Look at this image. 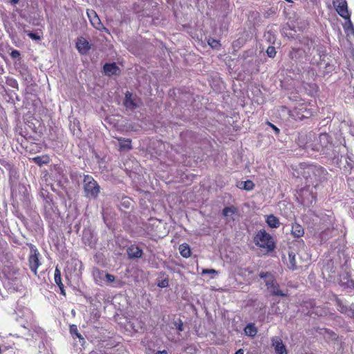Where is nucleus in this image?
<instances>
[{"instance_id": "nucleus-1", "label": "nucleus", "mask_w": 354, "mask_h": 354, "mask_svg": "<svg viewBox=\"0 0 354 354\" xmlns=\"http://www.w3.org/2000/svg\"><path fill=\"white\" fill-rule=\"evenodd\" d=\"M253 241L257 247L263 249L266 253L273 252L276 248L274 238L264 229H261L256 233Z\"/></svg>"}, {"instance_id": "nucleus-2", "label": "nucleus", "mask_w": 354, "mask_h": 354, "mask_svg": "<svg viewBox=\"0 0 354 354\" xmlns=\"http://www.w3.org/2000/svg\"><path fill=\"white\" fill-rule=\"evenodd\" d=\"M313 105L309 102L298 104L294 109L288 111L289 116L295 120H303L313 115Z\"/></svg>"}, {"instance_id": "nucleus-3", "label": "nucleus", "mask_w": 354, "mask_h": 354, "mask_svg": "<svg viewBox=\"0 0 354 354\" xmlns=\"http://www.w3.org/2000/svg\"><path fill=\"white\" fill-rule=\"evenodd\" d=\"M83 188L85 197L91 198H97L100 192V187L97 182L90 175H85L83 179Z\"/></svg>"}, {"instance_id": "nucleus-4", "label": "nucleus", "mask_w": 354, "mask_h": 354, "mask_svg": "<svg viewBox=\"0 0 354 354\" xmlns=\"http://www.w3.org/2000/svg\"><path fill=\"white\" fill-rule=\"evenodd\" d=\"M27 245L30 248V254L28 257V266L30 270L33 272V274L37 275V269L41 266L39 259L41 255L35 245L32 243H27Z\"/></svg>"}, {"instance_id": "nucleus-5", "label": "nucleus", "mask_w": 354, "mask_h": 354, "mask_svg": "<svg viewBox=\"0 0 354 354\" xmlns=\"http://www.w3.org/2000/svg\"><path fill=\"white\" fill-rule=\"evenodd\" d=\"M325 172L326 170L322 166L308 165L304 168L302 175L307 180L313 181L319 180Z\"/></svg>"}, {"instance_id": "nucleus-6", "label": "nucleus", "mask_w": 354, "mask_h": 354, "mask_svg": "<svg viewBox=\"0 0 354 354\" xmlns=\"http://www.w3.org/2000/svg\"><path fill=\"white\" fill-rule=\"evenodd\" d=\"M266 285L271 295L280 297L286 296V294L279 289V283L273 277H270V279H266Z\"/></svg>"}, {"instance_id": "nucleus-7", "label": "nucleus", "mask_w": 354, "mask_h": 354, "mask_svg": "<svg viewBox=\"0 0 354 354\" xmlns=\"http://www.w3.org/2000/svg\"><path fill=\"white\" fill-rule=\"evenodd\" d=\"M87 15L90 20L91 24L95 28H96L97 30H104L106 32H108V30L104 26V25L101 22L99 17L97 16V15L96 14V12L94 10H88Z\"/></svg>"}, {"instance_id": "nucleus-8", "label": "nucleus", "mask_w": 354, "mask_h": 354, "mask_svg": "<svg viewBox=\"0 0 354 354\" xmlns=\"http://www.w3.org/2000/svg\"><path fill=\"white\" fill-rule=\"evenodd\" d=\"M124 106L127 109L134 110L139 106V104L133 98V95L130 91L124 93Z\"/></svg>"}, {"instance_id": "nucleus-9", "label": "nucleus", "mask_w": 354, "mask_h": 354, "mask_svg": "<svg viewBox=\"0 0 354 354\" xmlns=\"http://www.w3.org/2000/svg\"><path fill=\"white\" fill-rule=\"evenodd\" d=\"M103 70L107 76L119 75L120 74V69L115 62L106 63L103 66Z\"/></svg>"}, {"instance_id": "nucleus-10", "label": "nucleus", "mask_w": 354, "mask_h": 354, "mask_svg": "<svg viewBox=\"0 0 354 354\" xmlns=\"http://www.w3.org/2000/svg\"><path fill=\"white\" fill-rule=\"evenodd\" d=\"M337 13L345 19H350V14L348 10L347 3L346 1H341L336 6Z\"/></svg>"}, {"instance_id": "nucleus-11", "label": "nucleus", "mask_w": 354, "mask_h": 354, "mask_svg": "<svg viewBox=\"0 0 354 354\" xmlns=\"http://www.w3.org/2000/svg\"><path fill=\"white\" fill-rule=\"evenodd\" d=\"M127 252L129 259H138L141 258L143 254L142 250L136 245H130Z\"/></svg>"}, {"instance_id": "nucleus-12", "label": "nucleus", "mask_w": 354, "mask_h": 354, "mask_svg": "<svg viewBox=\"0 0 354 354\" xmlns=\"http://www.w3.org/2000/svg\"><path fill=\"white\" fill-rule=\"evenodd\" d=\"M76 47L81 54L87 53L89 49L91 48L88 41L83 37L77 39V41L76 42Z\"/></svg>"}, {"instance_id": "nucleus-13", "label": "nucleus", "mask_w": 354, "mask_h": 354, "mask_svg": "<svg viewBox=\"0 0 354 354\" xmlns=\"http://www.w3.org/2000/svg\"><path fill=\"white\" fill-rule=\"evenodd\" d=\"M272 342L277 354H287L286 346L283 345L281 338L275 337L272 338Z\"/></svg>"}, {"instance_id": "nucleus-14", "label": "nucleus", "mask_w": 354, "mask_h": 354, "mask_svg": "<svg viewBox=\"0 0 354 354\" xmlns=\"http://www.w3.org/2000/svg\"><path fill=\"white\" fill-rule=\"evenodd\" d=\"M120 142L119 151H129L132 149L131 140L130 138H124L122 137H115Z\"/></svg>"}, {"instance_id": "nucleus-15", "label": "nucleus", "mask_w": 354, "mask_h": 354, "mask_svg": "<svg viewBox=\"0 0 354 354\" xmlns=\"http://www.w3.org/2000/svg\"><path fill=\"white\" fill-rule=\"evenodd\" d=\"M291 234L295 238H301L304 234V228L301 225L295 222L292 224Z\"/></svg>"}, {"instance_id": "nucleus-16", "label": "nucleus", "mask_w": 354, "mask_h": 354, "mask_svg": "<svg viewBox=\"0 0 354 354\" xmlns=\"http://www.w3.org/2000/svg\"><path fill=\"white\" fill-rule=\"evenodd\" d=\"M32 160L33 162L41 167L44 165H48L50 162V159L48 155H43L35 156L32 158Z\"/></svg>"}, {"instance_id": "nucleus-17", "label": "nucleus", "mask_w": 354, "mask_h": 354, "mask_svg": "<svg viewBox=\"0 0 354 354\" xmlns=\"http://www.w3.org/2000/svg\"><path fill=\"white\" fill-rule=\"evenodd\" d=\"M266 222L268 225L272 228H277L280 225V221L279 218L273 214L267 216Z\"/></svg>"}, {"instance_id": "nucleus-18", "label": "nucleus", "mask_w": 354, "mask_h": 354, "mask_svg": "<svg viewBox=\"0 0 354 354\" xmlns=\"http://www.w3.org/2000/svg\"><path fill=\"white\" fill-rule=\"evenodd\" d=\"M222 214L225 217H228L234 214L239 216V209L236 207L231 205L224 207Z\"/></svg>"}, {"instance_id": "nucleus-19", "label": "nucleus", "mask_w": 354, "mask_h": 354, "mask_svg": "<svg viewBox=\"0 0 354 354\" xmlns=\"http://www.w3.org/2000/svg\"><path fill=\"white\" fill-rule=\"evenodd\" d=\"M244 332L246 335L254 337L257 333V328L255 327L254 324H248L244 328Z\"/></svg>"}, {"instance_id": "nucleus-20", "label": "nucleus", "mask_w": 354, "mask_h": 354, "mask_svg": "<svg viewBox=\"0 0 354 354\" xmlns=\"http://www.w3.org/2000/svg\"><path fill=\"white\" fill-rule=\"evenodd\" d=\"M180 254L185 258H188L191 256V250L187 243H182L179 246Z\"/></svg>"}, {"instance_id": "nucleus-21", "label": "nucleus", "mask_w": 354, "mask_h": 354, "mask_svg": "<svg viewBox=\"0 0 354 354\" xmlns=\"http://www.w3.org/2000/svg\"><path fill=\"white\" fill-rule=\"evenodd\" d=\"M337 305L338 306V310L342 313L348 315V316H352L353 315V312L348 308L347 306H344L342 301L339 299H336Z\"/></svg>"}, {"instance_id": "nucleus-22", "label": "nucleus", "mask_w": 354, "mask_h": 354, "mask_svg": "<svg viewBox=\"0 0 354 354\" xmlns=\"http://www.w3.org/2000/svg\"><path fill=\"white\" fill-rule=\"evenodd\" d=\"M238 187L240 189H245L246 191H251V190H252L254 189V183L252 180H245V181L240 182L239 185H238Z\"/></svg>"}, {"instance_id": "nucleus-23", "label": "nucleus", "mask_w": 354, "mask_h": 354, "mask_svg": "<svg viewBox=\"0 0 354 354\" xmlns=\"http://www.w3.org/2000/svg\"><path fill=\"white\" fill-rule=\"evenodd\" d=\"M289 261L288 263V267L289 269L295 270L297 268L296 265V259L295 254L293 252H290L288 254Z\"/></svg>"}, {"instance_id": "nucleus-24", "label": "nucleus", "mask_w": 354, "mask_h": 354, "mask_svg": "<svg viewBox=\"0 0 354 354\" xmlns=\"http://www.w3.org/2000/svg\"><path fill=\"white\" fill-rule=\"evenodd\" d=\"M322 219L327 223L326 227L322 232L324 233L325 231L330 230V227L333 225L334 217L333 216V213L330 215H325L322 217Z\"/></svg>"}, {"instance_id": "nucleus-25", "label": "nucleus", "mask_w": 354, "mask_h": 354, "mask_svg": "<svg viewBox=\"0 0 354 354\" xmlns=\"http://www.w3.org/2000/svg\"><path fill=\"white\" fill-rule=\"evenodd\" d=\"M346 281H342V284L345 285L347 288H352L354 289V280L350 278V276L346 274V276L343 278Z\"/></svg>"}, {"instance_id": "nucleus-26", "label": "nucleus", "mask_w": 354, "mask_h": 354, "mask_svg": "<svg viewBox=\"0 0 354 354\" xmlns=\"http://www.w3.org/2000/svg\"><path fill=\"white\" fill-rule=\"evenodd\" d=\"M70 333L72 335H75L80 339H82V335L78 332L77 328L75 325L70 326Z\"/></svg>"}, {"instance_id": "nucleus-27", "label": "nucleus", "mask_w": 354, "mask_h": 354, "mask_svg": "<svg viewBox=\"0 0 354 354\" xmlns=\"http://www.w3.org/2000/svg\"><path fill=\"white\" fill-rule=\"evenodd\" d=\"M266 53L269 57L274 58L276 56L277 51L274 46H269L266 50Z\"/></svg>"}, {"instance_id": "nucleus-28", "label": "nucleus", "mask_w": 354, "mask_h": 354, "mask_svg": "<svg viewBox=\"0 0 354 354\" xmlns=\"http://www.w3.org/2000/svg\"><path fill=\"white\" fill-rule=\"evenodd\" d=\"M54 280L56 284H58L62 281L61 272L57 268L55 270Z\"/></svg>"}, {"instance_id": "nucleus-29", "label": "nucleus", "mask_w": 354, "mask_h": 354, "mask_svg": "<svg viewBox=\"0 0 354 354\" xmlns=\"http://www.w3.org/2000/svg\"><path fill=\"white\" fill-rule=\"evenodd\" d=\"M28 36L32 39V40H35V41H39L41 38V35H38L37 33H35V32H30V31H25Z\"/></svg>"}, {"instance_id": "nucleus-30", "label": "nucleus", "mask_w": 354, "mask_h": 354, "mask_svg": "<svg viewBox=\"0 0 354 354\" xmlns=\"http://www.w3.org/2000/svg\"><path fill=\"white\" fill-rule=\"evenodd\" d=\"M208 44L213 48H216L221 46L219 41L214 39H210L208 41Z\"/></svg>"}, {"instance_id": "nucleus-31", "label": "nucleus", "mask_w": 354, "mask_h": 354, "mask_svg": "<svg viewBox=\"0 0 354 354\" xmlns=\"http://www.w3.org/2000/svg\"><path fill=\"white\" fill-rule=\"evenodd\" d=\"M158 286L160 288H167L169 286V279H164L161 281H158Z\"/></svg>"}, {"instance_id": "nucleus-32", "label": "nucleus", "mask_w": 354, "mask_h": 354, "mask_svg": "<svg viewBox=\"0 0 354 354\" xmlns=\"http://www.w3.org/2000/svg\"><path fill=\"white\" fill-rule=\"evenodd\" d=\"M174 325L178 331H183L184 330L183 323L181 319H178L174 322Z\"/></svg>"}, {"instance_id": "nucleus-33", "label": "nucleus", "mask_w": 354, "mask_h": 354, "mask_svg": "<svg viewBox=\"0 0 354 354\" xmlns=\"http://www.w3.org/2000/svg\"><path fill=\"white\" fill-rule=\"evenodd\" d=\"M266 124L272 129L276 135H279L280 133V129L277 126L269 121H268Z\"/></svg>"}, {"instance_id": "nucleus-34", "label": "nucleus", "mask_w": 354, "mask_h": 354, "mask_svg": "<svg viewBox=\"0 0 354 354\" xmlns=\"http://www.w3.org/2000/svg\"><path fill=\"white\" fill-rule=\"evenodd\" d=\"M201 274H218V272L214 269L204 268L202 270Z\"/></svg>"}, {"instance_id": "nucleus-35", "label": "nucleus", "mask_w": 354, "mask_h": 354, "mask_svg": "<svg viewBox=\"0 0 354 354\" xmlns=\"http://www.w3.org/2000/svg\"><path fill=\"white\" fill-rule=\"evenodd\" d=\"M10 55L13 59L19 58L21 55L20 52L17 50H12Z\"/></svg>"}, {"instance_id": "nucleus-36", "label": "nucleus", "mask_w": 354, "mask_h": 354, "mask_svg": "<svg viewBox=\"0 0 354 354\" xmlns=\"http://www.w3.org/2000/svg\"><path fill=\"white\" fill-rule=\"evenodd\" d=\"M105 277L106 279V281L108 283H112L115 281V278L113 274H111L109 273L105 274Z\"/></svg>"}, {"instance_id": "nucleus-37", "label": "nucleus", "mask_w": 354, "mask_h": 354, "mask_svg": "<svg viewBox=\"0 0 354 354\" xmlns=\"http://www.w3.org/2000/svg\"><path fill=\"white\" fill-rule=\"evenodd\" d=\"M259 277L263 279H270V277H273L269 272H261L259 274Z\"/></svg>"}, {"instance_id": "nucleus-38", "label": "nucleus", "mask_w": 354, "mask_h": 354, "mask_svg": "<svg viewBox=\"0 0 354 354\" xmlns=\"http://www.w3.org/2000/svg\"><path fill=\"white\" fill-rule=\"evenodd\" d=\"M154 354H169V353L166 350H163V351H158L156 352Z\"/></svg>"}, {"instance_id": "nucleus-39", "label": "nucleus", "mask_w": 354, "mask_h": 354, "mask_svg": "<svg viewBox=\"0 0 354 354\" xmlns=\"http://www.w3.org/2000/svg\"><path fill=\"white\" fill-rule=\"evenodd\" d=\"M59 290H60V294L61 295H62L64 296H66V291H65L64 288H60Z\"/></svg>"}, {"instance_id": "nucleus-40", "label": "nucleus", "mask_w": 354, "mask_h": 354, "mask_svg": "<svg viewBox=\"0 0 354 354\" xmlns=\"http://www.w3.org/2000/svg\"><path fill=\"white\" fill-rule=\"evenodd\" d=\"M19 3V0H10V3L11 5H15Z\"/></svg>"}, {"instance_id": "nucleus-41", "label": "nucleus", "mask_w": 354, "mask_h": 354, "mask_svg": "<svg viewBox=\"0 0 354 354\" xmlns=\"http://www.w3.org/2000/svg\"><path fill=\"white\" fill-rule=\"evenodd\" d=\"M17 82L16 80H13V82L12 84H10V86H12V87H17Z\"/></svg>"}, {"instance_id": "nucleus-42", "label": "nucleus", "mask_w": 354, "mask_h": 354, "mask_svg": "<svg viewBox=\"0 0 354 354\" xmlns=\"http://www.w3.org/2000/svg\"><path fill=\"white\" fill-rule=\"evenodd\" d=\"M95 273H96V275H95L96 277H97V276H99V277H100V276L103 273V271H101V270H98V269H97V270H96V272H95Z\"/></svg>"}, {"instance_id": "nucleus-43", "label": "nucleus", "mask_w": 354, "mask_h": 354, "mask_svg": "<svg viewBox=\"0 0 354 354\" xmlns=\"http://www.w3.org/2000/svg\"><path fill=\"white\" fill-rule=\"evenodd\" d=\"M243 349H239L234 354H243Z\"/></svg>"}, {"instance_id": "nucleus-44", "label": "nucleus", "mask_w": 354, "mask_h": 354, "mask_svg": "<svg viewBox=\"0 0 354 354\" xmlns=\"http://www.w3.org/2000/svg\"><path fill=\"white\" fill-rule=\"evenodd\" d=\"M59 287V288H64V284L62 283V281H61L59 283L57 284Z\"/></svg>"}, {"instance_id": "nucleus-45", "label": "nucleus", "mask_w": 354, "mask_h": 354, "mask_svg": "<svg viewBox=\"0 0 354 354\" xmlns=\"http://www.w3.org/2000/svg\"><path fill=\"white\" fill-rule=\"evenodd\" d=\"M12 348V345H10V346H4V349H3V350H4V351H7V350H8V349H10V348Z\"/></svg>"}]
</instances>
